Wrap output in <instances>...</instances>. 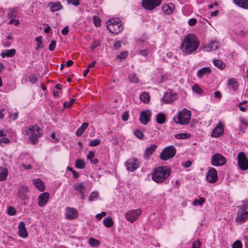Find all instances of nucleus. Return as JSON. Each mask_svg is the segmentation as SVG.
I'll use <instances>...</instances> for the list:
<instances>
[{
	"label": "nucleus",
	"mask_w": 248,
	"mask_h": 248,
	"mask_svg": "<svg viewBox=\"0 0 248 248\" xmlns=\"http://www.w3.org/2000/svg\"><path fill=\"white\" fill-rule=\"evenodd\" d=\"M199 46V42L195 35L190 33L186 35L181 45L182 51L186 55L191 54Z\"/></svg>",
	"instance_id": "f257e3e1"
},
{
	"label": "nucleus",
	"mask_w": 248,
	"mask_h": 248,
	"mask_svg": "<svg viewBox=\"0 0 248 248\" xmlns=\"http://www.w3.org/2000/svg\"><path fill=\"white\" fill-rule=\"evenodd\" d=\"M170 175V170L165 167H159L154 169L152 174L153 180L157 183H162Z\"/></svg>",
	"instance_id": "f03ea898"
},
{
	"label": "nucleus",
	"mask_w": 248,
	"mask_h": 248,
	"mask_svg": "<svg viewBox=\"0 0 248 248\" xmlns=\"http://www.w3.org/2000/svg\"><path fill=\"white\" fill-rule=\"evenodd\" d=\"M106 24L108 30L114 34H118L123 30L121 21L119 18L110 19Z\"/></svg>",
	"instance_id": "7ed1b4c3"
},
{
	"label": "nucleus",
	"mask_w": 248,
	"mask_h": 248,
	"mask_svg": "<svg viewBox=\"0 0 248 248\" xmlns=\"http://www.w3.org/2000/svg\"><path fill=\"white\" fill-rule=\"evenodd\" d=\"M191 119V112L186 109H184L182 111L179 112L173 118L174 121L180 124H187Z\"/></svg>",
	"instance_id": "20e7f679"
},
{
	"label": "nucleus",
	"mask_w": 248,
	"mask_h": 248,
	"mask_svg": "<svg viewBox=\"0 0 248 248\" xmlns=\"http://www.w3.org/2000/svg\"><path fill=\"white\" fill-rule=\"evenodd\" d=\"M42 133V130L36 125L31 126L26 131V134L30 136V140L33 144L37 142Z\"/></svg>",
	"instance_id": "39448f33"
},
{
	"label": "nucleus",
	"mask_w": 248,
	"mask_h": 248,
	"mask_svg": "<svg viewBox=\"0 0 248 248\" xmlns=\"http://www.w3.org/2000/svg\"><path fill=\"white\" fill-rule=\"evenodd\" d=\"M176 149L173 146L165 148L160 154V158L162 160H167L173 157L176 154Z\"/></svg>",
	"instance_id": "423d86ee"
},
{
	"label": "nucleus",
	"mask_w": 248,
	"mask_h": 248,
	"mask_svg": "<svg viewBox=\"0 0 248 248\" xmlns=\"http://www.w3.org/2000/svg\"><path fill=\"white\" fill-rule=\"evenodd\" d=\"M237 159L240 168L242 170H247L248 169V159L243 152L238 154Z\"/></svg>",
	"instance_id": "0eeeda50"
},
{
	"label": "nucleus",
	"mask_w": 248,
	"mask_h": 248,
	"mask_svg": "<svg viewBox=\"0 0 248 248\" xmlns=\"http://www.w3.org/2000/svg\"><path fill=\"white\" fill-rule=\"evenodd\" d=\"M211 163L215 166H223L226 163V159L221 154L217 153L212 156Z\"/></svg>",
	"instance_id": "6e6552de"
},
{
	"label": "nucleus",
	"mask_w": 248,
	"mask_h": 248,
	"mask_svg": "<svg viewBox=\"0 0 248 248\" xmlns=\"http://www.w3.org/2000/svg\"><path fill=\"white\" fill-rule=\"evenodd\" d=\"M141 210L140 209L137 210H131L129 211L125 215V218L131 223L134 222L141 214Z\"/></svg>",
	"instance_id": "1a4fd4ad"
},
{
	"label": "nucleus",
	"mask_w": 248,
	"mask_h": 248,
	"mask_svg": "<svg viewBox=\"0 0 248 248\" xmlns=\"http://www.w3.org/2000/svg\"><path fill=\"white\" fill-rule=\"evenodd\" d=\"M207 181L210 183H214L217 181L218 177L216 170L211 168L208 170L206 176Z\"/></svg>",
	"instance_id": "9d476101"
},
{
	"label": "nucleus",
	"mask_w": 248,
	"mask_h": 248,
	"mask_svg": "<svg viewBox=\"0 0 248 248\" xmlns=\"http://www.w3.org/2000/svg\"><path fill=\"white\" fill-rule=\"evenodd\" d=\"M125 165L128 170L134 171L138 168L139 162L136 158L130 159L125 162Z\"/></svg>",
	"instance_id": "9b49d317"
},
{
	"label": "nucleus",
	"mask_w": 248,
	"mask_h": 248,
	"mask_svg": "<svg viewBox=\"0 0 248 248\" xmlns=\"http://www.w3.org/2000/svg\"><path fill=\"white\" fill-rule=\"evenodd\" d=\"M224 133V125L220 122L213 129L211 136L217 138L221 136Z\"/></svg>",
	"instance_id": "f8f14e48"
},
{
	"label": "nucleus",
	"mask_w": 248,
	"mask_h": 248,
	"mask_svg": "<svg viewBox=\"0 0 248 248\" xmlns=\"http://www.w3.org/2000/svg\"><path fill=\"white\" fill-rule=\"evenodd\" d=\"M78 211L72 207H67L66 208L65 217L69 220H73L78 217Z\"/></svg>",
	"instance_id": "ddd939ff"
},
{
	"label": "nucleus",
	"mask_w": 248,
	"mask_h": 248,
	"mask_svg": "<svg viewBox=\"0 0 248 248\" xmlns=\"http://www.w3.org/2000/svg\"><path fill=\"white\" fill-rule=\"evenodd\" d=\"M151 112L149 110L142 111L140 115V121L143 124H146L150 121Z\"/></svg>",
	"instance_id": "4468645a"
},
{
	"label": "nucleus",
	"mask_w": 248,
	"mask_h": 248,
	"mask_svg": "<svg viewBox=\"0 0 248 248\" xmlns=\"http://www.w3.org/2000/svg\"><path fill=\"white\" fill-rule=\"evenodd\" d=\"M49 198V194L48 192H44L41 194L38 197V205L40 207H43L47 202Z\"/></svg>",
	"instance_id": "2eb2a0df"
},
{
	"label": "nucleus",
	"mask_w": 248,
	"mask_h": 248,
	"mask_svg": "<svg viewBox=\"0 0 248 248\" xmlns=\"http://www.w3.org/2000/svg\"><path fill=\"white\" fill-rule=\"evenodd\" d=\"M248 219V212H239L236 217V221L239 223L245 222Z\"/></svg>",
	"instance_id": "dca6fc26"
},
{
	"label": "nucleus",
	"mask_w": 248,
	"mask_h": 248,
	"mask_svg": "<svg viewBox=\"0 0 248 248\" xmlns=\"http://www.w3.org/2000/svg\"><path fill=\"white\" fill-rule=\"evenodd\" d=\"M157 146L155 144H151L150 147H147L143 154V157L145 159H149L154 152L156 150Z\"/></svg>",
	"instance_id": "f3484780"
},
{
	"label": "nucleus",
	"mask_w": 248,
	"mask_h": 248,
	"mask_svg": "<svg viewBox=\"0 0 248 248\" xmlns=\"http://www.w3.org/2000/svg\"><path fill=\"white\" fill-rule=\"evenodd\" d=\"M18 234L23 238H26L28 235L23 222H20L18 225Z\"/></svg>",
	"instance_id": "a211bd4d"
},
{
	"label": "nucleus",
	"mask_w": 248,
	"mask_h": 248,
	"mask_svg": "<svg viewBox=\"0 0 248 248\" xmlns=\"http://www.w3.org/2000/svg\"><path fill=\"white\" fill-rule=\"evenodd\" d=\"M141 4L144 9L148 10H152L156 7L151 0H142Z\"/></svg>",
	"instance_id": "6ab92c4d"
},
{
	"label": "nucleus",
	"mask_w": 248,
	"mask_h": 248,
	"mask_svg": "<svg viewBox=\"0 0 248 248\" xmlns=\"http://www.w3.org/2000/svg\"><path fill=\"white\" fill-rule=\"evenodd\" d=\"M176 96V95L175 93L171 92H167L164 95L163 99L167 103H170L175 99Z\"/></svg>",
	"instance_id": "aec40b11"
},
{
	"label": "nucleus",
	"mask_w": 248,
	"mask_h": 248,
	"mask_svg": "<svg viewBox=\"0 0 248 248\" xmlns=\"http://www.w3.org/2000/svg\"><path fill=\"white\" fill-rule=\"evenodd\" d=\"M175 6L174 5L170 3L169 5L168 4H164L162 6V10L167 14H170L174 10Z\"/></svg>",
	"instance_id": "412c9836"
},
{
	"label": "nucleus",
	"mask_w": 248,
	"mask_h": 248,
	"mask_svg": "<svg viewBox=\"0 0 248 248\" xmlns=\"http://www.w3.org/2000/svg\"><path fill=\"white\" fill-rule=\"evenodd\" d=\"M218 43L217 41L211 42L208 46H206L204 49L207 51H214L216 50L218 47Z\"/></svg>",
	"instance_id": "4be33fe9"
},
{
	"label": "nucleus",
	"mask_w": 248,
	"mask_h": 248,
	"mask_svg": "<svg viewBox=\"0 0 248 248\" xmlns=\"http://www.w3.org/2000/svg\"><path fill=\"white\" fill-rule=\"evenodd\" d=\"M33 184L40 191L45 190V185L40 179H34L33 180Z\"/></svg>",
	"instance_id": "5701e85b"
},
{
	"label": "nucleus",
	"mask_w": 248,
	"mask_h": 248,
	"mask_svg": "<svg viewBox=\"0 0 248 248\" xmlns=\"http://www.w3.org/2000/svg\"><path fill=\"white\" fill-rule=\"evenodd\" d=\"M211 72V70L209 67H203L198 70L197 72V76L201 78L206 74H210Z\"/></svg>",
	"instance_id": "b1692460"
},
{
	"label": "nucleus",
	"mask_w": 248,
	"mask_h": 248,
	"mask_svg": "<svg viewBox=\"0 0 248 248\" xmlns=\"http://www.w3.org/2000/svg\"><path fill=\"white\" fill-rule=\"evenodd\" d=\"M235 4L243 8L248 9V0H233Z\"/></svg>",
	"instance_id": "393cba45"
},
{
	"label": "nucleus",
	"mask_w": 248,
	"mask_h": 248,
	"mask_svg": "<svg viewBox=\"0 0 248 248\" xmlns=\"http://www.w3.org/2000/svg\"><path fill=\"white\" fill-rule=\"evenodd\" d=\"M8 170L5 167H0V181L5 180L8 175Z\"/></svg>",
	"instance_id": "a878e982"
},
{
	"label": "nucleus",
	"mask_w": 248,
	"mask_h": 248,
	"mask_svg": "<svg viewBox=\"0 0 248 248\" xmlns=\"http://www.w3.org/2000/svg\"><path fill=\"white\" fill-rule=\"evenodd\" d=\"M16 52V51L15 49L6 50L1 54V56L2 58L5 57H12L15 55Z\"/></svg>",
	"instance_id": "bb28decb"
},
{
	"label": "nucleus",
	"mask_w": 248,
	"mask_h": 248,
	"mask_svg": "<svg viewBox=\"0 0 248 248\" xmlns=\"http://www.w3.org/2000/svg\"><path fill=\"white\" fill-rule=\"evenodd\" d=\"M88 126V124L84 123L77 130L76 134L78 137L80 136Z\"/></svg>",
	"instance_id": "cd10ccee"
},
{
	"label": "nucleus",
	"mask_w": 248,
	"mask_h": 248,
	"mask_svg": "<svg viewBox=\"0 0 248 248\" xmlns=\"http://www.w3.org/2000/svg\"><path fill=\"white\" fill-rule=\"evenodd\" d=\"M228 84L233 90H236L238 87V83L234 78L230 79L228 81Z\"/></svg>",
	"instance_id": "c85d7f7f"
},
{
	"label": "nucleus",
	"mask_w": 248,
	"mask_h": 248,
	"mask_svg": "<svg viewBox=\"0 0 248 248\" xmlns=\"http://www.w3.org/2000/svg\"><path fill=\"white\" fill-rule=\"evenodd\" d=\"M27 194V188L26 187H21L18 190V196L22 199L26 198Z\"/></svg>",
	"instance_id": "c756f323"
},
{
	"label": "nucleus",
	"mask_w": 248,
	"mask_h": 248,
	"mask_svg": "<svg viewBox=\"0 0 248 248\" xmlns=\"http://www.w3.org/2000/svg\"><path fill=\"white\" fill-rule=\"evenodd\" d=\"M140 100L144 103H147L150 101V95L147 93H143L140 97Z\"/></svg>",
	"instance_id": "7c9ffc66"
},
{
	"label": "nucleus",
	"mask_w": 248,
	"mask_h": 248,
	"mask_svg": "<svg viewBox=\"0 0 248 248\" xmlns=\"http://www.w3.org/2000/svg\"><path fill=\"white\" fill-rule=\"evenodd\" d=\"M103 223L104 225L108 228L111 227L113 224V220L110 217H108L104 218L103 220Z\"/></svg>",
	"instance_id": "2f4dec72"
},
{
	"label": "nucleus",
	"mask_w": 248,
	"mask_h": 248,
	"mask_svg": "<svg viewBox=\"0 0 248 248\" xmlns=\"http://www.w3.org/2000/svg\"><path fill=\"white\" fill-rule=\"evenodd\" d=\"M62 6L60 2H55L50 7V10L52 12H54L61 10Z\"/></svg>",
	"instance_id": "473e14b6"
},
{
	"label": "nucleus",
	"mask_w": 248,
	"mask_h": 248,
	"mask_svg": "<svg viewBox=\"0 0 248 248\" xmlns=\"http://www.w3.org/2000/svg\"><path fill=\"white\" fill-rule=\"evenodd\" d=\"M166 118L165 114L162 113H159L156 117V122L158 124H162L166 121Z\"/></svg>",
	"instance_id": "72a5a7b5"
},
{
	"label": "nucleus",
	"mask_w": 248,
	"mask_h": 248,
	"mask_svg": "<svg viewBox=\"0 0 248 248\" xmlns=\"http://www.w3.org/2000/svg\"><path fill=\"white\" fill-rule=\"evenodd\" d=\"M74 187L77 189L79 193L84 192L86 187L83 185V183H77L74 185Z\"/></svg>",
	"instance_id": "f704fd0d"
},
{
	"label": "nucleus",
	"mask_w": 248,
	"mask_h": 248,
	"mask_svg": "<svg viewBox=\"0 0 248 248\" xmlns=\"http://www.w3.org/2000/svg\"><path fill=\"white\" fill-rule=\"evenodd\" d=\"M89 243L91 246L93 247H96L100 245V242L99 240L95 239L94 238H90L89 240Z\"/></svg>",
	"instance_id": "c9c22d12"
},
{
	"label": "nucleus",
	"mask_w": 248,
	"mask_h": 248,
	"mask_svg": "<svg viewBox=\"0 0 248 248\" xmlns=\"http://www.w3.org/2000/svg\"><path fill=\"white\" fill-rule=\"evenodd\" d=\"M190 137V135L187 133H182L176 134L175 138L177 139H186Z\"/></svg>",
	"instance_id": "e433bc0d"
},
{
	"label": "nucleus",
	"mask_w": 248,
	"mask_h": 248,
	"mask_svg": "<svg viewBox=\"0 0 248 248\" xmlns=\"http://www.w3.org/2000/svg\"><path fill=\"white\" fill-rule=\"evenodd\" d=\"M214 65L219 68L223 69L225 67V64L221 60H215L213 61Z\"/></svg>",
	"instance_id": "4c0bfd02"
},
{
	"label": "nucleus",
	"mask_w": 248,
	"mask_h": 248,
	"mask_svg": "<svg viewBox=\"0 0 248 248\" xmlns=\"http://www.w3.org/2000/svg\"><path fill=\"white\" fill-rule=\"evenodd\" d=\"M75 167L78 169H82L85 167V163L83 160L78 159L75 162Z\"/></svg>",
	"instance_id": "58836bf2"
},
{
	"label": "nucleus",
	"mask_w": 248,
	"mask_h": 248,
	"mask_svg": "<svg viewBox=\"0 0 248 248\" xmlns=\"http://www.w3.org/2000/svg\"><path fill=\"white\" fill-rule=\"evenodd\" d=\"M128 79L131 82L137 83L139 82V78L135 74L129 75Z\"/></svg>",
	"instance_id": "ea45409f"
},
{
	"label": "nucleus",
	"mask_w": 248,
	"mask_h": 248,
	"mask_svg": "<svg viewBox=\"0 0 248 248\" xmlns=\"http://www.w3.org/2000/svg\"><path fill=\"white\" fill-rule=\"evenodd\" d=\"M205 201V199L204 198H200V199H195L193 201V204L195 206L197 205H202Z\"/></svg>",
	"instance_id": "a19ab883"
},
{
	"label": "nucleus",
	"mask_w": 248,
	"mask_h": 248,
	"mask_svg": "<svg viewBox=\"0 0 248 248\" xmlns=\"http://www.w3.org/2000/svg\"><path fill=\"white\" fill-rule=\"evenodd\" d=\"M243 204L241 206H239V212H247V210L248 208V202L245 201H243Z\"/></svg>",
	"instance_id": "79ce46f5"
},
{
	"label": "nucleus",
	"mask_w": 248,
	"mask_h": 248,
	"mask_svg": "<svg viewBox=\"0 0 248 248\" xmlns=\"http://www.w3.org/2000/svg\"><path fill=\"white\" fill-rule=\"evenodd\" d=\"M98 194L96 192H93L91 193L89 197V200L90 202H92L98 198Z\"/></svg>",
	"instance_id": "37998d69"
},
{
	"label": "nucleus",
	"mask_w": 248,
	"mask_h": 248,
	"mask_svg": "<svg viewBox=\"0 0 248 248\" xmlns=\"http://www.w3.org/2000/svg\"><path fill=\"white\" fill-rule=\"evenodd\" d=\"M192 90L199 94H201L203 92L202 89L197 84H195L192 86Z\"/></svg>",
	"instance_id": "c03bdc74"
},
{
	"label": "nucleus",
	"mask_w": 248,
	"mask_h": 248,
	"mask_svg": "<svg viewBox=\"0 0 248 248\" xmlns=\"http://www.w3.org/2000/svg\"><path fill=\"white\" fill-rule=\"evenodd\" d=\"M93 21L94 25L96 27H100L101 26V20L96 16L93 17Z\"/></svg>",
	"instance_id": "a18cd8bd"
},
{
	"label": "nucleus",
	"mask_w": 248,
	"mask_h": 248,
	"mask_svg": "<svg viewBox=\"0 0 248 248\" xmlns=\"http://www.w3.org/2000/svg\"><path fill=\"white\" fill-rule=\"evenodd\" d=\"M134 134L137 138L140 140H142L144 138V135L140 130H136L134 132Z\"/></svg>",
	"instance_id": "49530a36"
},
{
	"label": "nucleus",
	"mask_w": 248,
	"mask_h": 248,
	"mask_svg": "<svg viewBox=\"0 0 248 248\" xmlns=\"http://www.w3.org/2000/svg\"><path fill=\"white\" fill-rule=\"evenodd\" d=\"M100 142L101 140L99 139H94L90 142L89 145L91 146H95L99 145Z\"/></svg>",
	"instance_id": "de8ad7c7"
},
{
	"label": "nucleus",
	"mask_w": 248,
	"mask_h": 248,
	"mask_svg": "<svg viewBox=\"0 0 248 248\" xmlns=\"http://www.w3.org/2000/svg\"><path fill=\"white\" fill-rule=\"evenodd\" d=\"M7 213L11 216L14 215L16 213L15 208L12 206H9L7 208Z\"/></svg>",
	"instance_id": "09e8293b"
},
{
	"label": "nucleus",
	"mask_w": 248,
	"mask_h": 248,
	"mask_svg": "<svg viewBox=\"0 0 248 248\" xmlns=\"http://www.w3.org/2000/svg\"><path fill=\"white\" fill-rule=\"evenodd\" d=\"M242 245L239 240H236L232 245V248H242Z\"/></svg>",
	"instance_id": "8fccbe9b"
},
{
	"label": "nucleus",
	"mask_w": 248,
	"mask_h": 248,
	"mask_svg": "<svg viewBox=\"0 0 248 248\" xmlns=\"http://www.w3.org/2000/svg\"><path fill=\"white\" fill-rule=\"evenodd\" d=\"M75 99H72L70 102L66 101L64 103V107L70 108L75 102Z\"/></svg>",
	"instance_id": "3c124183"
},
{
	"label": "nucleus",
	"mask_w": 248,
	"mask_h": 248,
	"mask_svg": "<svg viewBox=\"0 0 248 248\" xmlns=\"http://www.w3.org/2000/svg\"><path fill=\"white\" fill-rule=\"evenodd\" d=\"M8 16L10 18H14L16 16V11L15 9H12L8 14Z\"/></svg>",
	"instance_id": "603ef678"
},
{
	"label": "nucleus",
	"mask_w": 248,
	"mask_h": 248,
	"mask_svg": "<svg viewBox=\"0 0 248 248\" xmlns=\"http://www.w3.org/2000/svg\"><path fill=\"white\" fill-rule=\"evenodd\" d=\"M201 246V243L199 240L194 241L192 243V247L194 248H200Z\"/></svg>",
	"instance_id": "864d4df0"
},
{
	"label": "nucleus",
	"mask_w": 248,
	"mask_h": 248,
	"mask_svg": "<svg viewBox=\"0 0 248 248\" xmlns=\"http://www.w3.org/2000/svg\"><path fill=\"white\" fill-rule=\"evenodd\" d=\"M128 55L127 51L122 52L119 55L117 56V58L120 59H124Z\"/></svg>",
	"instance_id": "5fc2aeb1"
},
{
	"label": "nucleus",
	"mask_w": 248,
	"mask_h": 248,
	"mask_svg": "<svg viewBox=\"0 0 248 248\" xmlns=\"http://www.w3.org/2000/svg\"><path fill=\"white\" fill-rule=\"evenodd\" d=\"M56 42L55 41H52L51 43L50 44V45H49V50L50 51H53L55 47V46H56Z\"/></svg>",
	"instance_id": "6e6d98bb"
},
{
	"label": "nucleus",
	"mask_w": 248,
	"mask_h": 248,
	"mask_svg": "<svg viewBox=\"0 0 248 248\" xmlns=\"http://www.w3.org/2000/svg\"><path fill=\"white\" fill-rule=\"evenodd\" d=\"M100 45V43L97 41H94L92 43L91 46V48L92 50H93L96 47Z\"/></svg>",
	"instance_id": "4d7b16f0"
},
{
	"label": "nucleus",
	"mask_w": 248,
	"mask_h": 248,
	"mask_svg": "<svg viewBox=\"0 0 248 248\" xmlns=\"http://www.w3.org/2000/svg\"><path fill=\"white\" fill-rule=\"evenodd\" d=\"M140 53L143 56H148L149 54V50L148 49H142L140 51Z\"/></svg>",
	"instance_id": "13d9d810"
},
{
	"label": "nucleus",
	"mask_w": 248,
	"mask_h": 248,
	"mask_svg": "<svg viewBox=\"0 0 248 248\" xmlns=\"http://www.w3.org/2000/svg\"><path fill=\"white\" fill-rule=\"evenodd\" d=\"M128 116H129V115H128V112H127V111L124 112L122 115L123 120L124 121H127L128 119Z\"/></svg>",
	"instance_id": "bf43d9fd"
},
{
	"label": "nucleus",
	"mask_w": 248,
	"mask_h": 248,
	"mask_svg": "<svg viewBox=\"0 0 248 248\" xmlns=\"http://www.w3.org/2000/svg\"><path fill=\"white\" fill-rule=\"evenodd\" d=\"M94 152L93 151H90L87 155V158L89 159L90 161L94 157Z\"/></svg>",
	"instance_id": "052dcab7"
},
{
	"label": "nucleus",
	"mask_w": 248,
	"mask_h": 248,
	"mask_svg": "<svg viewBox=\"0 0 248 248\" xmlns=\"http://www.w3.org/2000/svg\"><path fill=\"white\" fill-rule=\"evenodd\" d=\"M197 20L195 18H191L188 21V24L190 26H193L196 24Z\"/></svg>",
	"instance_id": "680f3d73"
},
{
	"label": "nucleus",
	"mask_w": 248,
	"mask_h": 248,
	"mask_svg": "<svg viewBox=\"0 0 248 248\" xmlns=\"http://www.w3.org/2000/svg\"><path fill=\"white\" fill-rule=\"evenodd\" d=\"M68 32L69 29L68 26L65 27L62 31V33L64 35L67 34Z\"/></svg>",
	"instance_id": "e2e57ef3"
},
{
	"label": "nucleus",
	"mask_w": 248,
	"mask_h": 248,
	"mask_svg": "<svg viewBox=\"0 0 248 248\" xmlns=\"http://www.w3.org/2000/svg\"><path fill=\"white\" fill-rule=\"evenodd\" d=\"M215 97L218 99H220L222 97L221 93L220 91H217L215 92Z\"/></svg>",
	"instance_id": "0e129e2a"
},
{
	"label": "nucleus",
	"mask_w": 248,
	"mask_h": 248,
	"mask_svg": "<svg viewBox=\"0 0 248 248\" xmlns=\"http://www.w3.org/2000/svg\"><path fill=\"white\" fill-rule=\"evenodd\" d=\"M29 79L30 82L31 83H34L36 82L37 78L35 77L31 76L29 77Z\"/></svg>",
	"instance_id": "69168bd1"
},
{
	"label": "nucleus",
	"mask_w": 248,
	"mask_h": 248,
	"mask_svg": "<svg viewBox=\"0 0 248 248\" xmlns=\"http://www.w3.org/2000/svg\"><path fill=\"white\" fill-rule=\"evenodd\" d=\"M121 46V42L120 41H117L115 42L114 45V47L115 49H119Z\"/></svg>",
	"instance_id": "338daca9"
},
{
	"label": "nucleus",
	"mask_w": 248,
	"mask_h": 248,
	"mask_svg": "<svg viewBox=\"0 0 248 248\" xmlns=\"http://www.w3.org/2000/svg\"><path fill=\"white\" fill-rule=\"evenodd\" d=\"M10 142V140L8 139L4 138L2 139H0V144H1L2 142H4L5 143H8Z\"/></svg>",
	"instance_id": "774afa93"
}]
</instances>
